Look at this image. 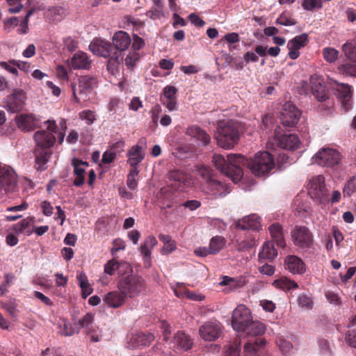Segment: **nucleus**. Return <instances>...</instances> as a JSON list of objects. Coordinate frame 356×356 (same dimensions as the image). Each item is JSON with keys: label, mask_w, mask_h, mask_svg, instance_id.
<instances>
[{"label": "nucleus", "mask_w": 356, "mask_h": 356, "mask_svg": "<svg viewBox=\"0 0 356 356\" xmlns=\"http://www.w3.org/2000/svg\"><path fill=\"white\" fill-rule=\"evenodd\" d=\"M66 129V120L64 119H62L60 122V128L58 127L55 120H48L44 121L42 129L34 134L36 148L49 150L56 143V137L58 143L62 144L65 136Z\"/></svg>", "instance_id": "nucleus-1"}, {"label": "nucleus", "mask_w": 356, "mask_h": 356, "mask_svg": "<svg viewBox=\"0 0 356 356\" xmlns=\"http://www.w3.org/2000/svg\"><path fill=\"white\" fill-rule=\"evenodd\" d=\"M243 131V125L232 120H222L218 124L215 138L218 145L227 149L234 147Z\"/></svg>", "instance_id": "nucleus-2"}, {"label": "nucleus", "mask_w": 356, "mask_h": 356, "mask_svg": "<svg viewBox=\"0 0 356 356\" xmlns=\"http://www.w3.org/2000/svg\"><path fill=\"white\" fill-rule=\"evenodd\" d=\"M213 162L218 169L230 177L234 183H238L241 179V163L244 162V157L242 155L230 154L225 159L220 154H215Z\"/></svg>", "instance_id": "nucleus-3"}, {"label": "nucleus", "mask_w": 356, "mask_h": 356, "mask_svg": "<svg viewBox=\"0 0 356 356\" xmlns=\"http://www.w3.org/2000/svg\"><path fill=\"white\" fill-rule=\"evenodd\" d=\"M245 165H248L252 174L258 177L268 175L275 166L273 156L268 152H258L250 160L244 158L241 166Z\"/></svg>", "instance_id": "nucleus-4"}, {"label": "nucleus", "mask_w": 356, "mask_h": 356, "mask_svg": "<svg viewBox=\"0 0 356 356\" xmlns=\"http://www.w3.org/2000/svg\"><path fill=\"white\" fill-rule=\"evenodd\" d=\"M118 289L125 298H134L145 292V283L140 277L128 275L118 282Z\"/></svg>", "instance_id": "nucleus-5"}, {"label": "nucleus", "mask_w": 356, "mask_h": 356, "mask_svg": "<svg viewBox=\"0 0 356 356\" xmlns=\"http://www.w3.org/2000/svg\"><path fill=\"white\" fill-rule=\"evenodd\" d=\"M19 189L17 174L13 169L5 165L1 168L0 174V195L15 194L18 192Z\"/></svg>", "instance_id": "nucleus-6"}, {"label": "nucleus", "mask_w": 356, "mask_h": 356, "mask_svg": "<svg viewBox=\"0 0 356 356\" xmlns=\"http://www.w3.org/2000/svg\"><path fill=\"white\" fill-rule=\"evenodd\" d=\"M341 160L340 152L333 148L323 147L312 158L313 163L318 165L333 168L337 165Z\"/></svg>", "instance_id": "nucleus-7"}, {"label": "nucleus", "mask_w": 356, "mask_h": 356, "mask_svg": "<svg viewBox=\"0 0 356 356\" xmlns=\"http://www.w3.org/2000/svg\"><path fill=\"white\" fill-rule=\"evenodd\" d=\"M169 180L170 181V186L162 188L160 191L161 197L168 198L169 193L177 190H182V186H189L193 184L191 178L185 173L179 170H172L169 172Z\"/></svg>", "instance_id": "nucleus-8"}, {"label": "nucleus", "mask_w": 356, "mask_h": 356, "mask_svg": "<svg viewBox=\"0 0 356 356\" xmlns=\"http://www.w3.org/2000/svg\"><path fill=\"white\" fill-rule=\"evenodd\" d=\"M291 236L294 245L300 248L307 250L313 247L314 236L306 226H295L291 232Z\"/></svg>", "instance_id": "nucleus-9"}, {"label": "nucleus", "mask_w": 356, "mask_h": 356, "mask_svg": "<svg viewBox=\"0 0 356 356\" xmlns=\"http://www.w3.org/2000/svg\"><path fill=\"white\" fill-rule=\"evenodd\" d=\"M96 85L97 81L95 79L88 76H81L79 81L78 88L72 86L74 99L77 102H86Z\"/></svg>", "instance_id": "nucleus-10"}, {"label": "nucleus", "mask_w": 356, "mask_h": 356, "mask_svg": "<svg viewBox=\"0 0 356 356\" xmlns=\"http://www.w3.org/2000/svg\"><path fill=\"white\" fill-rule=\"evenodd\" d=\"M252 318L253 317L250 309L244 305H239L232 312V326L235 331L240 332L244 330Z\"/></svg>", "instance_id": "nucleus-11"}, {"label": "nucleus", "mask_w": 356, "mask_h": 356, "mask_svg": "<svg viewBox=\"0 0 356 356\" xmlns=\"http://www.w3.org/2000/svg\"><path fill=\"white\" fill-rule=\"evenodd\" d=\"M275 140L277 146L286 150H296L300 145V140L298 135L290 132L282 134L280 127L275 131Z\"/></svg>", "instance_id": "nucleus-12"}, {"label": "nucleus", "mask_w": 356, "mask_h": 356, "mask_svg": "<svg viewBox=\"0 0 356 356\" xmlns=\"http://www.w3.org/2000/svg\"><path fill=\"white\" fill-rule=\"evenodd\" d=\"M308 193L310 197L323 202L327 198V189L325 186V178L321 175L312 177L308 184Z\"/></svg>", "instance_id": "nucleus-13"}, {"label": "nucleus", "mask_w": 356, "mask_h": 356, "mask_svg": "<svg viewBox=\"0 0 356 356\" xmlns=\"http://www.w3.org/2000/svg\"><path fill=\"white\" fill-rule=\"evenodd\" d=\"M329 85L334 91L335 95L340 99L345 111H348L351 108L352 90L348 84L339 83L336 80L330 79L328 81Z\"/></svg>", "instance_id": "nucleus-14"}, {"label": "nucleus", "mask_w": 356, "mask_h": 356, "mask_svg": "<svg viewBox=\"0 0 356 356\" xmlns=\"http://www.w3.org/2000/svg\"><path fill=\"white\" fill-rule=\"evenodd\" d=\"M199 333L201 338L204 341H216L221 335V324L216 321H207L200 327Z\"/></svg>", "instance_id": "nucleus-15"}, {"label": "nucleus", "mask_w": 356, "mask_h": 356, "mask_svg": "<svg viewBox=\"0 0 356 356\" xmlns=\"http://www.w3.org/2000/svg\"><path fill=\"white\" fill-rule=\"evenodd\" d=\"M300 111L291 102H286L282 108L281 121L285 127H293L299 121Z\"/></svg>", "instance_id": "nucleus-16"}, {"label": "nucleus", "mask_w": 356, "mask_h": 356, "mask_svg": "<svg viewBox=\"0 0 356 356\" xmlns=\"http://www.w3.org/2000/svg\"><path fill=\"white\" fill-rule=\"evenodd\" d=\"M26 99L25 92L21 89H16L7 97L5 108L13 113L17 112L23 108Z\"/></svg>", "instance_id": "nucleus-17"}, {"label": "nucleus", "mask_w": 356, "mask_h": 356, "mask_svg": "<svg viewBox=\"0 0 356 356\" xmlns=\"http://www.w3.org/2000/svg\"><path fill=\"white\" fill-rule=\"evenodd\" d=\"M154 339L152 333L137 332L132 333L127 337V346L129 348H137L150 344Z\"/></svg>", "instance_id": "nucleus-18"}, {"label": "nucleus", "mask_w": 356, "mask_h": 356, "mask_svg": "<svg viewBox=\"0 0 356 356\" xmlns=\"http://www.w3.org/2000/svg\"><path fill=\"white\" fill-rule=\"evenodd\" d=\"M111 49V43L100 38H94L89 45V49L93 54L104 58L110 56Z\"/></svg>", "instance_id": "nucleus-19"}, {"label": "nucleus", "mask_w": 356, "mask_h": 356, "mask_svg": "<svg viewBox=\"0 0 356 356\" xmlns=\"http://www.w3.org/2000/svg\"><path fill=\"white\" fill-rule=\"evenodd\" d=\"M266 340L256 339L244 344V356H267L264 350Z\"/></svg>", "instance_id": "nucleus-20"}, {"label": "nucleus", "mask_w": 356, "mask_h": 356, "mask_svg": "<svg viewBox=\"0 0 356 356\" xmlns=\"http://www.w3.org/2000/svg\"><path fill=\"white\" fill-rule=\"evenodd\" d=\"M94 315L92 314H86L81 320L78 321L79 327L76 329L79 330L80 328L86 330V332L91 337V341L93 342H97L99 341V337L97 334L99 330L98 326L94 325Z\"/></svg>", "instance_id": "nucleus-21"}, {"label": "nucleus", "mask_w": 356, "mask_h": 356, "mask_svg": "<svg viewBox=\"0 0 356 356\" xmlns=\"http://www.w3.org/2000/svg\"><path fill=\"white\" fill-rule=\"evenodd\" d=\"M312 94L319 102H324L328 97V92L323 86V81L318 76L314 74L310 77Z\"/></svg>", "instance_id": "nucleus-22"}, {"label": "nucleus", "mask_w": 356, "mask_h": 356, "mask_svg": "<svg viewBox=\"0 0 356 356\" xmlns=\"http://www.w3.org/2000/svg\"><path fill=\"white\" fill-rule=\"evenodd\" d=\"M39 121V119L32 114L22 113L15 117L17 127L24 131H29L38 127Z\"/></svg>", "instance_id": "nucleus-23"}, {"label": "nucleus", "mask_w": 356, "mask_h": 356, "mask_svg": "<svg viewBox=\"0 0 356 356\" xmlns=\"http://www.w3.org/2000/svg\"><path fill=\"white\" fill-rule=\"evenodd\" d=\"M235 226L237 229L258 231L261 229L260 218L256 214H251L238 220Z\"/></svg>", "instance_id": "nucleus-24"}, {"label": "nucleus", "mask_w": 356, "mask_h": 356, "mask_svg": "<svg viewBox=\"0 0 356 356\" xmlns=\"http://www.w3.org/2000/svg\"><path fill=\"white\" fill-rule=\"evenodd\" d=\"M286 268L292 274L302 275L306 271L304 261L296 255H289L285 259Z\"/></svg>", "instance_id": "nucleus-25"}, {"label": "nucleus", "mask_w": 356, "mask_h": 356, "mask_svg": "<svg viewBox=\"0 0 356 356\" xmlns=\"http://www.w3.org/2000/svg\"><path fill=\"white\" fill-rule=\"evenodd\" d=\"M186 134L195 139L196 142L202 145H207L211 140L209 135L202 128L197 125H191L186 129Z\"/></svg>", "instance_id": "nucleus-26"}, {"label": "nucleus", "mask_w": 356, "mask_h": 356, "mask_svg": "<svg viewBox=\"0 0 356 356\" xmlns=\"http://www.w3.org/2000/svg\"><path fill=\"white\" fill-rule=\"evenodd\" d=\"M126 301V298L120 291H112L104 295L103 302L110 308H119Z\"/></svg>", "instance_id": "nucleus-27"}, {"label": "nucleus", "mask_w": 356, "mask_h": 356, "mask_svg": "<svg viewBox=\"0 0 356 356\" xmlns=\"http://www.w3.org/2000/svg\"><path fill=\"white\" fill-rule=\"evenodd\" d=\"M170 343L172 347L180 350H188L193 346V341L190 336L182 331L177 332L173 337Z\"/></svg>", "instance_id": "nucleus-28"}, {"label": "nucleus", "mask_w": 356, "mask_h": 356, "mask_svg": "<svg viewBox=\"0 0 356 356\" xmlns=\"http://www.w3.org/2000/svg\"><path fill=\"white\" fill-rule=\"evenodd\" d=\"M70 65L74 70H88L91 65V60L86 53L78 51L72 57Z\"/></svg>", "instance_id": "nucleus-29"}, {"label": "nucleus", "mask_w": 356, "mask_h": 356, "mask_svg": "<svg viewBox=\"0 0 356 356\" xmlns=\"http://www.w3.org/2000/svg\"><path fill=\"white\" fill-rule=\"evenodd\" d=\"M145 155V150L139 145L132 146L127 152V163L132 168H137V165L144 159Z\"/></svg>", "instance_id": "nucleus-30"}, {"label": "nucleus", "mask_w": 356, "mask_h": 356, "mask_svg": "<svg viewBox=\"0 0 356 356\" xmlns=\"http://www.w3.org/2000/svg\"><path fill=\"white\" fill-rule=\"evenodd\" d=\"M72 165L74 168V173L76 175V178L74 180V184L76 186H81L84 183V174L88 165L86 162L77 159H73L72 160Z\"/></svg>", "instance_id": "nucleus-31"}, {"label": "nucleus", "mask_w": 356, "mask_h": 356, "mask_svg": "<svg viewBox=\"0 0 356 356\" xmlns=\"http://www.w3.org/2000/svg\"><path fill=\"white\" fill-rule=\"evenodd\" d=\"M206 193H211L215 197H220L225 196L229 191L226 186L214 179L210 178L207 181Z\"/></svg>", "instance_id": "nucleus-32"}, {"label": "nucleus", "mask_w": 356, "mask_h": 356, "mask_svg": "<svg viewBox=\"0 0 356 356\" xmlns=\"http://www.w3.org/2000/svg\"><path fill=\"white\" fill-rule=\"evenodd\" d=\"M131 42L129 35L122 31L116 32L113 36V44L119 51L126 50L129 47Z\"/></svg>", "instance_id": "nucleus-33"}, {"label": "nucleus", "mask_w": 356, "mask_h": 356, "mask_svg": "<svg viewBox=\"0 0 356 356\" xmlns=\"http://www.w3.org/2000/svg\"><path fill=\"white\" fill-rule=\"evenodd\" d=\"M266 331V326L264 323L258 321H254L253 318L246 325L244 330L240 332L247 336L256 337L263 334Z\"/></svg>", "instance_id": "nucleus-34"}, {"label": "nucleus", "mask_w": 356, "mask_h": 356, "mask_svg": "<svg viewBox=\"0 0 356 356\" xmlns=\"http://www.w3.org/2000/svg\"><path fill=\"white\" fill-rule=\"evenodd\" d=\"M156 244L157 241L156 238L153 236H148L140 246V253L143 255L145 263L148 266L150 264L152 250Z\"/></svg>", "instance_id": "nucleus-35"}, {"label": "nucleus", "mask_w": 356, "mask_h": 356, "mask_svg": "<svg viewBox=\"0 0 356 356\" xmlns=\"http://www.w3.org/2000/svg\"><path fill=\"white\" fill-rule=\"evenodd\" d=\"M118 270L119 273L122 271L129 272L131 270V266L127 262H118L114 259L109 260L104 266V273L109 275H113L115 270Z\"/></svg>", "instance_id": "nucleus-36"}, {"label": "nucleus", "mask_w": 356, "mask_h": 356, "mask_svg": "<svg viewBox=\"0 0 356 356\" xmlns=\"http://www.w3.org/2000/svg\"><path fill=\"white\" fill-rule=\"evenodd\" d=\"M269 232L273 239L280 247H284V232L282 226L279 223H273L268 227Z\"/></svg>", "instance_id": "nucleus-37"}, {"label": "nucleus", "mask_w": 356, "mask_h": 356, "mask_svg": "<svg viewBox=\"0 0 356 356\" xmlns=\"http://www.w3.org/2000/svg\"><path fill=\"white\" fill-rule=\"evenodd\" d=\"M35 154L37 170H44L49 161L50 152L48 149L36 148Z\"/></svg>", "instance_id": "nucleus-38"}, {"label": "nucleus", "mask_w": 356, "mask_h": 356, "mask_svg": "<svg viewBox=\"0 0 356 356\" xmlns=\"http://www.w3.org/2000/svg\"><path fill=\"white\" fill-rule=\"evenodd\" d=\"M277 255V252L275 249L273 244L271 242H266L262 249L259 253V257L260 259H273Z\"/></svg>", "instance_id": "nucleus-39"}, {"label": "nucleus", "mask_w": 356, "mask_h": 356, "mask_svg": "<svg viewBox=\"0 0 356 356\" xmlns=\"http://www.w3.org/2000/svg\"><path fill=\"white\" fill-rule=\"evenodd\" d=\"M159 238L160 241L163 243L162 254H170L176 249V248H177L176 243L175 241H173L172 239L170 236L165 235V234H160L159 236Z\"/></svg>", "instance_id": "nucleus-40"}, {"label": "nucleus", "mask_w": 356, "mask_h": 356, "mask_svg": "<svg viewBox=\"0 0 356 356\" xmlns=\"http://www.w3.org/2000/svg\"><path fill=\"white\" fill-rule=\"evenodd\" d=\"M293 207L297 212L302 216L309 213L311 211L310 206L306 202L303 201L301 195L296 197L293 200Z\"/></svg>", "instance_id": "nucleus-41"}, {"label": "nucleus", "mask_w": 356, "mask_h": 356, "mask_svg": "<svg viewBox=\"0 0 356 356\" xmlns=\"http://www.w3.org/2000/svg\"><path fill=\"white\" fill-rule=\"evenodd\" d=\"M273 285L277 287L280 288L284 291H290L292 289H296L298 287V284L292 281L286 277H282L277 280H275L273 282Z\"/></svg>", "instance_id": "nucleus-42"}, {"label": "nucleus", "mask_w": 356, "mask_h": 356, "mask_svg": "<svg viewBox=\"0 0 356 356\" xmlns=\"http://www.w3.org/2000/svg\"><path fill=\"white\" fill-rule=\"evenodd\" d=\"M33 218H27L22 220L21 222L17 223L14 226L15 232L19 233H24L29 236L33 233V230L30 229V225L32 223Z\"/></svg>", "instance_id": "nucleus-43"}, {"label": "nucleus", "mask_w": 356, "mask_h": 356, "mask_svg": "<svg viewBox=\"0 0 356 356\" xmlns=\"http://www.w3.org/2000/svg\"><path fill=\"white\" fill-rule=\"evenodd\" d=\"M225 240L222 236L213 237L209 243V250L211 254H216L224 248Z\"/></svg>", "instance_id": "nucleus-44"}, {"label": "nucleus", "mask_w": 356, "mask_h": 356, "mask_svg": "<svg viewBox=\"0 0 356 356\" xmlns=\"http://www.w3.org/2000/svg\"><path fill=\"white\" fill-rule=\"evenodd\" d=\"M342 50L346 56V57L353 61L356 63V42H346L342 46Z\"/></svg>", "instance_id": "nucleus-45"}, {"label": "nucleus", "mask_w": 356, "mask_h": 356, "mask_svg": "<svg viewBox=\"0 0 356 356\" xmlns=\"http://www.w3.org/2000/svg\"><path fill=\"white\" fill-rule=\"evenodd\" d=\"M307 42V35L301 34L289 40L287 44V48H293L300 49L301 47L306 45Z\"/></svg>", "instance_id": "nucleus-46"}, {"label": "nucleus", "mask_w": 356, "mask_h": 356, "mask_svg": "<svg viewBox=\"0 0 356 356\" xmlns=\"http://www.w3.org/2000/svg\"><path fill=\"white\" fill-rule=\"evenodd\" d=\"M59 327V332L65 336H72L74 333L78 332V330L73 327L72 324L66 320H62V321L60 323Z\"/></svg>", "instance_id": "nucleus-47"}, {"label": "nucleus", "mask_w": 356, "mask_h": 356, "mask_svg": "<svg viewBox=\"0 0 356 356\" xmlns=\"http://www.w3.org/2000/svg\"><path fill=\"white\" fill-rule=\"evenodd\" d=\"M170 288L175 295L179 298H185L188 290L183 282H173L170 284Z\"/></svg>", "instance_id": "nucleus-48"}, {"label": "nucleus", "mask_w": 356, "mask_h": 356, "mask_svg": "<svg viewBox=\"0 0 356 356\" xmlns=\"http://www.w3.org/2000/svg\"><path fill=\"white\" fill-rule=\"evenodd\" d=\"M324 59L328 63H334L339 56V51L332 47H325L323 49Z\"/></svg>", "instance_id": "nucleus-49"}, {"label": "nucleus", "mask_w": 356, "mask_h": 356, "mask_svg": "<svg viewBox=\"0 0 356 356\" xmlns=\"http://www.w3.org/2000/svg\"><path fill=\"white\" fill-rule=\"evenodd\" d=\"M276 342L280 348V350L284 355L289 354L293 349V345L291 342L289 340L283 338L282 337H280L277 339Z\"/></svg>", "instance_id": "nucleus-50"}, {"label": "nucleus", "mask_w": 356, "mask_h": 356, "mask_svg": "<svg viewBox=\"0 0 356 356\" xmlns=\"http://www.w3.org/2000/svg\"><path fill=\"white\" fill-rule=\"evenodd\" d=\"M139 173V170L137 168H131L127 180V185L130 189H135L137 187L138 182L137 178Z\"/></svg>", "instance_id": "nucleus-51"}, {"label": "nucleus", "mask_w": 356, "mask_h": 356, "mask_svg": "<svg viewBox=\"0 0 356 356\" xmlns=\"http://www.w3.org/2000/svg\"><path fill=\"white\" fill-rule=\"evenodd\" d=\"M15 29L19 34H25L29 29L28 24H6L4 26V30L8 32Z\"/></svg>", "instance_id": "nucleus-52"}, {"label": "nucleus", "mask_w": 356, "mask_h": 356, "mask_svg": "<svg viewBox=\"0 0 356 356\" xmlns=\"http://www.w3.org/2000/svg\"><path fill=\"white\" fill-rule=\"evenodd\" d=\"M322 0H302V6L305 10H314L322 7Z\"/></svg>", "instance_id": "nucleus-53"}, {"label": "nucleus", "mask_w": 356, "mask_h": 356, "mask_svg": "<svg viewBox=\"0 0 356 356\" xmlns=\"http://www.w3.org/2000/svg\"><path fill=\"white\" fill-rule=\"evenodd\" d=\"M140 56L137 51H132L129 53L124 60L127 67L132 68L135 66L136 62L139 60Z\"/></svg>", "instance_id": "nucleus-54"}, {"label": "nucleus", "mask_w": 356, "mask_h": 356, "mask_svg": "<svg viewBox=\"0 0 356 356\" xmlns=\"http://www.w3.org/2000/svg\"><path fill=\"white\" fill-rule=\"evenodd\" d=\"M339 70L340 72L356 77V65L355 64H344L339 66Z\"/></svg>", "instance_id": "nucleus-55"}, {"label": "nucleus", "mask_w": 356, "mask_h": 356, "mask_svg": "<svg viewBox=\"0 0 356 356\" xmlns=\"http://www.w3.org/2000/svg\"><path fill=\"white\" fill-rule=\"evenodd\" d=\"M238 249L240 251L244 250L245 249L250 248L257 244V241L254 238H249V237H246V238H244L243 240H241L240 242H238Z\"/></svg>", "instance_id": "nucleus-56"}, {"label": "nucleus", "mask_w": 356, "mask_h": 356, "mask_svg": "<svg viewBox=\"0 0 356 356\" xmlns=\"http://www.w3.org/2000/svg\"><path fill=\"white\" fill-rule=\"evenodd\" d=\"M225 356H240L239 343L236 342L230 345L227 349Z\"/></svg>", "instance_id": "nucleus-57"}, {"label": "nucleus", "mask_w": 356, "mask_h": 356, "mask_svg": "<svg viewBox=\"0 0 356 356\" xmlns=\"http://www.w3.org/2000/svg\"><path fill=\"white\" fill-rule=\"evenodd\" d=\"M298 303L302 307L310 309L312 308L313 302L310 297L302 294L298 297Z\"/></svg>", "instance_id": "nucleus-58"}, {"label": "nucleus", "mask_w": 356, "mask_h": 356, "mask_svg": "<svg viewBox=\"0 0 356 356\" xmlns=\"http://www.w3.org/2000/svg\"><path fill=\"white\" fill-rule=\"evenodd\" d=\"M7 2L10 6L8 11L11 13H18L22 8L20 0H7Z\"/></svg>", "instance_id": "nucleus-59"}, {"label": "nucleus", "mask_w": 356, "mask_h": 356, "mask_svg": "<svg viewBox=\"0 0 356 356\" xmlns=\"http://www.w3.org/2000/svg\"><path fill=\"white\" fill-rule=\"evenodd\" d=\"M177 88L172 86H167L163 89V95L168 99H175Z\"/></svg>", "instance_id": "nucleus-60"}, {"label": "nucleus", "mask_w": 356, "mask_h": 356, "mask_svg": "<svg viewBox=\"0 0 356 356\" xmlns=\"http://www.w3.org/2000/svg\"><path fill=\"white\" fill-rule=\"evenodd\" d=\"M356 191V177L350 179L344 188V193L347 195L355 192Z\"/></svg>", "instance_id": "nucleus-61"}, {"label": "nucleus", "mask_w": 356, "mask_h": 356, "mask_svg": "<svg viewBox=\"0 0 356 356\" xmlns=\"http://www.w3.org/2000/svg\"><path fill=\"white\" fill-rule=\"evenodd\" d=\"M113 247L111 249V253L115 254L117 252L125 249V243L120 238H116L113 241Z\"/></svg>", "instance_id": "nucleus-62"}, {"label": "nucleus", "mask_w": 356, "mask_h": 356, "mask_svg": "<svg viewBox=\"0 0 356 356\" xmlns=\"http://www.w3.org/2000/svg\"><path fill=\"white\" fill-rule=\"evenodd\" d=\"M80 117L89 124L93 123L95 119L93 112L89 110L82 111L80 113Z\"/></svg>", "instance_id": "nucleus-63"}, {"label": "nucleus", "mask_w": 356, "mask_h": 356, "mask_svg": "<svg viewBox=\"0 0 356 356\" xmlns=\"http://www.w3.org/2000/svg\"><path fill=\"white\" fill-rule=\"evenodd\" d=\"M346 340L351 347L356 348V330L350 331L346 337Z\"/></svg>", "instance_id": "nucleus-64"}]
</instances>
